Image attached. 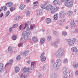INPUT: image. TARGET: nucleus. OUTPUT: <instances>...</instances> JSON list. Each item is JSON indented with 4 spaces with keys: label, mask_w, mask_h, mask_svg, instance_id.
Here are the masks:
<instances>
[{
    "label": "nucleus",
    "mask_w": 78,
    "mask_h": 78,
    "mask_svg": "<svg viewBox=\"0 0 78 78\" xmlns=\"http://www.w3.org/2000/svg\"><path fill=\"white\" fill-rule=\"evenodd\" d=\"M73 44H74V43L73 40H68V44L69 46H70V47L73 46Z\"/></svg>",
    "instance_id": "obj_10"
},
{
    "label": "nucleus",
    "mask_w": 78,
    "mask_h": 78,
    "mask_svg": "<svg viewBox=\"0 0 78 78\" xmlns=\"http://www.w3.org/2000/svg\"><path fill=\"white\" fill-rule=\"evenodd\" d=\"M59 66H58V65L56 64V62H55L53 65V67L56 70H58L59 69Z\"/></svg>",
    "instance_id": "obj_14"
},
{
    "label": "nucleus",
    "mask_w": 78,
    "mask_h": 78,
    "mask_svg": "<svg viewBox=\"0 0 78 78\" xmlns=\"http://www.w3.org/2000/svg\"><path fill=\"white\" fill-rule=\"evenodd\" d=\"M26 6V5H24L23 4H21L20 5V8L21 9H23L24 8H25V7Z\"/></svg>",
    "instance_id": "obj_32"
},
{
    "label": "nucleus",
    "mask_w": 78,
    "mask_h": 78,
    "mask_svg": "<svg viewBox=\"0 0 78 78\" xmlns=\"http://www.w3.org/2000/svg\"><path fill=\"white\" fill-rule=\"evenodd\" d=\"M27 63H28V64H30V63H31V61L30 60L27 61Z\"/></svg>",
    "instance_id": "obj_64"
},
{
    "label": "nucleus",
    "mask_w": 78,
    "mask_h": 78,
    "mask_svg": "<svg viewBox=\"0 0 78 78\" xmlns=\"http://www.w3.org/2000/svg\"><path fill=\"white\" fill-rule=\"evenodd\" d=\"M44 42H45V39L44 38H42L40 40V44H44Z\"/></svg>",
    "instance_id": "obj_27"
},
{
    "label": "nucleus",
    "mask_w": 78,
    "mask_h": 78,
    "mask_svg": "<svg viewBox=\"0 0 78 78\" xmlns=\"http://www.w3.org/2000/svg\"><path fill=\"white\" fill-rule=\"evenodd\" d=\"M51 22V19L50 18H47L46 20V23L47 24L50 23Z\"/></svg>",
    "instance_id": "obj_29"
},
{
    "label": "nucleus",
    "mask_w": 78,
    "mask_h": 78,
    "mask_svg": "<svg viewBox=\"0 0 78 78\" xmlns=\"http://www.w3.org/2000/svg\"><path fill=\"white\" fill-rule=\"evenodd\" d=\"M75 32L78 33V28H76L75 29Z\"/></svg>",
    "instance_id": "obj_55"
},
{
    "label": "nucleus",
    "mask_w": 78,
    "mask_h": 78,
    "mask_svg": "<svg viewBox=\"0 0 78 78\" xmlns=\"http://www.w3.org/2000/svg\"><path fill=\"white\" fill-rule=\"evenodd\" d=\"M56 63L58 66H60L61 63H62V62L60 59H58L56 60Z\"/></svg>",
    "instance_id": "obj_12"
},
{
    "label": "nucleus",
    "mask_w": 78,
    "mask_h": 78,
    "mask_svg": "<svg viewBox=\"0 0 78 78\" xmlns=\"http://www.w3.org/2000/svg\"><path fill=\"white\" fill-rule=\"evenodd\" d=\"M12 40L15 41L16 40V39H17V36L15 35H13L12 37Z\"/></svg>",
    "instance_id": "obj_35"
},
{
    "label": "nucleus",
    "mask_w": 78,
    "mask_h": 78,
    "mask_svg": "<svg viewBox=\"0 0 78 78\" xmlns=\"http://www.w3.org/2000/svg\"><path fill=\"white\" fill-rule=\"evenodd\" d=\"M53 6L52 5H48L46 7V10L47 11H50L51 9H53Z\"/></svg>",
    "instance_id": "obj_4"
},
{
    "label": "nucleus",
    "mask_w": 78,
    "mask_h": 78,
    "mask_svg": "<svg viewBox=\"0 0 78 78\" xmlns=\"http://www.w3.org/2000/svg\"><path fill=\"white\" fill-rule=\"evenodd\" d=\"M69 76L70 78H72L73 77V72L72 71H70L69 72Z\"/></svg>",
    "instance_id": "obj_24"
},
{
    "label": "nucleus",
    "mask_w": 78,
    "mask_h": 78,
    "mask_svg": "<svg viewBox=\"0 0 78 78\" xmlns=\"http://www.w3.org/2000/svg\"><path fill=\"white\" fill-rule=\"evenodd\" d=\"M37 4H38V2H34V5L33 6V8L34 9H35L37 7Z\"/></svg>",
    "instance_id": "obj_26"
},
{
    "label": "nucleus",
    "mask_w": 78,
    "mask_h": 78,
    "mask_svg": "<svg viewBox=\"0 0 78 78\" xmlns=\"http://www.w3.org/2000/svg\"><path fill=\"white\" fill-rule=\"evenodd\" d=\"M58 76V74L57 73H53L51 75V78H57V76Z\"/></svg>",
    "instance_id": "obj_17"
},
{
    "label": "nucleus",
    "mask_w": 78,
    "mask_h": 78,
    "mask_svg": "<svg viewBox=\"0 0 78 78\" xmlns=\"http://www.w3.org/2000/svg\"><path fill=\"white\" fill-rule=\"evenodd\" d=\"M30 23H29V22H27L25 24V26L23 28V30H25V28H26V27H29L28 25H29Z\"/></svg>",
    "instance_id": "obj_38"
},
{
    "label": "nucleus",
    "mask_w": 78,
    "mask_h": 78,
    "mask_svg": "<svg viewBox=\"0 0 78 78\" xmlns=\"http://www.w3.org/2000/svg\"><path fill=\"white\" fill-rule=\"evenodd\" d=\"M27 53H28V52L27 51H24L23 52V55H24L25 56H26V55H27Z\"/></svg>",
    "instance_id": "obj_51"
},
{
    "label": "nucleus",
    "mask_w": 78,
    "mask_h": 78,
    "mask_svg": "<svg viewBox=\"0 0 78 78\" xmlns=\"http://www.w3.org/2000/svg\"><path fill=\"white\" fill-rule=\"evenodd\" d=\"M63 63L64 64H66L68 63V59L67 58H66L64 59L63 60Z\"/></svg>",
    "instance_id": "obj_30"
},
{
    "label": "nucleus",
    "mask_w": 78,
    "mask_h": 78,
    "mask_svg": "<svg viewBox=\"0 0 78 78\" xmlns=\"http://www.w3.org/2000/svg\"><path fill=\"white\" fill-rule=\"evenodd\" d=\"M13 62V60L11 59L9 60V63H7L5 65V66H11L12 62Z\"/></svg>",
    "instance_id": "obj_15"
},
{
    "label": "nucleus",
    "mask_w": 78,
    "mask_h": 78,
    "mask_svg": "<svg viewBox=\"0 0 78 78\" xmlns=\"http://www.w3.org/2000/svg\"><path fill=\"white\" fill-rule=\"evenodd\" d=\"M4 66V64L3 63H1L0 64V72H1L3 69V66Z\"/></svg>",
    "instance_id": "obj_21"
},
{
    "label": "nucleus",
    "mask_w": 78,
    "mask_h": 78,
    "mask_svg": "<svg viewBox=\"0 0 78 78\" xmlns=\"http://www.w3.org/2000/svg\"><path fill=\"white\" fill-rule=\"evenodd\" d=\"M26 30L27 31H30V29L29 26H27L25 28Z\"/></svg>",
    "instance_id": "obj_42"
},
{
    "label": "nucleus",
    "mask_w": 78,
    "mask_h": 78,
    "mask_svg": "<svg viewBox=\"0 0 78 78\" xmlns=\"http://www.w3.org/2000/svg\"><path fill=\"white\" fill-rule=\"evenodd\" d=\"M6 5L7 7L10 8V7H11L12 5H13V2H8L6 4Z\"/></svg>",
    "instance_id": "obj_13"
},
{
    "label": "nucleus",
    "mask_w": 78,
    "mask_h": 78,
    "mask_svg": "<svg viewBox=\"0 0 78 78\" xmlns=\"http://www.w3.org/2000/svg\"><path fill=\"white\" fill-rule=\"evenodd\" d=\"M20 78H22L23 77V74H20Z\"/></svg>",
    "instance_id": "obj_60"
},
{
    "label": "nucleus",
    "mask_w": 78,
    "mask_h": 78,
    "mask_svg": "<svg viewBox=\"0 0 78 78\" xmlns=\"http://www.w3.org/2000/svg\"><path fill=\"white\" fill-rule=\"evenodd\" d=\"M65 52V51L63 49V48H61L56 52L55 55L56 57H62L64 56Z\"/></svg>",
    "instance_id": "obj_1"
},
{
    "label": "nucleus",
    "mask_w": 78,
    "mask_h": 78,
    "mask_svg": "<svg viewBox=\"0 0 78 78\" xmlns=\"http://www.w3.org/2000/svg\"><path fill=\"white\" fill-rule=\"evenodd\" d=\"M12 28L13 27H11L9 29V31L10 32H12Z\"/></svg>",
    "instance_id": "obj_54"
},
{
    "label": "nucleus",
    "mask_w": 78,
    "mask_h": 78,
    "mask_svg": "<svg viewBox=\"0 0 78 78\" xmlns=\"http://www.w3.org/2000/svg\"><path fill=\"white\" fill-rule=\"evenodd\" d=\"M54 20H56L58 19V14H55L54 16Z\"/></svg>",
    "instance_id": "obj_31"
},
{
    "label": "nucleus",
    "mask_w": 78,
    "mask_h": 78,
    "mask_svg": "<svg viewBox=\"0 0 78 78\" xmlns=\"http://www.w3.org/2000/svg\"><path fill=\"white\" fill-rule=\"evenodd\" d=\"M42 75H41V74H40L38 76V77H39V78H42Z\"/></svg>",
    "instance_id": "obj_63"
},
{
    "label": "nucleus",
    "mask_w": 78,
    "mask_h": 78,
    "mask_svg": "<svg viewBox=\"0 0 78 78\" xmlns=\"http://www.w3.org/2000/svg\"><path fill=\"white\" fill-rule=\"evenodd\" d=\"M59 0H55L53 1V3L54 5H57L58 4Z\"/></svg>",
    "instance_id": "obj_28"
},
{
    "label": "nucleus",
    "mask_w": 78,
    "mask_h": 78,
    "mask_svg": "<svg viewBox=\"0 0 78 78\" xmlns=\"http://www.w3.org/2000/svg\"><path fill=\"white\" fill-rule=\"evenodd\" d=\"M63 78H68V76H63Z\"/></svg>",
    "instance_id": "obj_62"
},
{
    "label": "nucleus",
    "mask_w": 78,
    "mask_h": 78,
    "mask_svg": "<svg viewBox=\"0 0 78 78\" xmlns=\"http://www.w3.org/2000/svg\"><path fill=\"white\" fill-rule=\"evenodd\" d=\"M73 67L74 68H77V63H74L73 64Z\"/></svg>",
    "instance_id": "obj_48"
},
{
    "label": "nucleus",
    "mask_w": 78,
    "mask_h": 78,
    "mask_svg": "<svg viewBox=\"0 0 78 78\" xmlns=\"http://www.w3.org/2000/svg\"><path fill=\"white\" fill-rule=\"evenodd\" d=\"M60 39H58L57 41H56L54 42H51V46H53L55 48H58V44H59V41Z\"/></svg>",
    "instance_id": "obj_2"
},
{
    "label": "nucleus",
    "mask_w": 78,
    "mask_h": 78,
    "mask_svg": "<svg viewBox=\"0 0 78 78\" xmlns=\"http://www.w3.org/2000/svg\"><path fill=\"white\" fill-rule=\"evenodd\" d=\"M47 65H45L43 66V68H44V69H46V68H47Z\"/></svg>",
    "instance_id": "obj_59"
},
{
    "label": "nucleus",
    "mask_w": 78,
    "mask_h": 78,
    "mask_svg": "<svg viewBox=\"0 0 78 78\" xmlns=\"http://www.w3.org/2000/svg\"><path fill=\"white\" fill-rule=\"evenodd\" d=\"M63 73L65 75H67V68L66 67H64L62 69Z\"/></svg>",
    "instance_id": "obj_11"
},
{
    "label": "nucleus",
    "mask_w": 78,
    "mask_h": 78,
    "mask_svg": "<svg viewBox=\"0 0 78 78\" xmlns=\"http://www.w3.org/2000/svg\"><path fill=\"white\" fill-rule=\"evenodd\" d=\"M73 14V12H72V11H69V12H68L67 15L69 17H71V16Z\"/></svg>",
    "instance_id": "obj_23"
},
{
    "label": "nucleus",
    "mask_w": 78,
    "mask_h": 78,
    "mask_svg": "<svg viewBox=\"0 0 78 78\" xmlns=\"http://www.w3.org/2000/svg\"><path fill=\"white\" fill-rule=\"evenodd\" d=\"M10 14V12L8 10L7 12H6V14L5 15V17H8V16H9V15Z\"/></svg>",
    "instance_id": "obj_41"
},
{
    "label": "nucleus",
    "mask_w": 78,
    "mask_h": 78,
    "mask_svg": "<svg viewBox=\"0 0 78 78\" xmlns=\"http://www.w3.org/2000/svg\"><path fill=\"white\" fill-rule=\"evenodd\" d=\"M23 77L24 78H28V76H27V75H25L23 76Z\"/></svg>",
    "instance_id": "obj_56"
},
{
    "label": "nucleus",
    "mask_w": 78,
    "mask_h": 78,
    "mask_svg": "<svg viewBox=\"0 0 78 78\" xmlns=\"http://www.w3.org/2000/svg\"><path fill=\"white\" fill-rule=\"evenodd\" d=\"M75 75H78V70H76L75 72Z\"/></svg>",
    "instance_id": "obj_57"
},
{
    "label": "nucleus",
    "mask_w": 78,
    "mask_h": 78,
    "mask_svg": "<svg viewBox=\"0 0 78 78\" xmlns=\"http://www.w3.org/2000/svg\"><path fill=\"white\" fill-rule=\"evenodd\" d=\"M23 28V25L22 24H21L19 28V31H20Z\"/></svg>",
    "instance_id": "obj_43"
},
{
    "label": "nucleus",
    "mask_w": 78,
    "mask_h": 78,
    "mask_svg": "<svg viewBox=\"0 0 78 78\" xmlns=\"http://www.w3.org/2000/svg\"><path fill=\"white\" fill-rule=\"evenodd\" d=\"M3 16H4V15L3 14V13H1L0 14V17L1 18H2V17Z\"/></svg>",
    "instance_id": "obj_53"
},
{
    "label": "nucleus",
    "mask_w": 78,
    "mask_h": 78,
    "mask_svg": "<svg viewBox=\"0 0 78 78\" xmlns=\"http://www.w3.org/2000/svg\"><path fill=\"white\" fill-rule=\"evenodd\" d=\"M28 38L26 37L25 36H24V37H21V40L22 41H25V40H26V39H27Z\"/></svg>",
    "instance_id": "obj_40"
},
{
    "label": "nucleus",
    "mask_w": 78,
    "mask_h": 78,
    "mask_svg": "<svg viewBox=\"0 0 78 78\" xmlns=\"http://www.w3.org/2000/svg\"><path fill=\"white\" fill-rule=\"evenodd\" d=\"M40 58L43 61H45L46 60V57L44 56V53H43L41 55Z\"/></svg>",
    "instance_id": "obj_8"
},
{
    "label": "nucleus",
    "mask_w": 78,
    "mask_h": 78,
    "mask_svg": "<svg viewBox=\"0 0 78 78\" xmlns=\"http://www.w3.org/2000/svg\"><path fill=\"white\" fill-rule=\"evenodd\" d=\"M16 59L17 61H19L20 59V55H18L16 57Z\"/></svg>",
    "instance_id": "obj_44"
},
{
    "label": "nucleus",
    "mask_w": 78,
    "mask_h": 78,
    "mask_svg": "<svg viewBox=\"0 0 78 78\" xmlns=\"http://www.w3.org/2000/svg\"><path fill=\"white\" fill-rule=\"evenodd\" d=\"M62 34L63 36H66L67 34V32L64 31L62 32Z\"/></svg>",
    "instance_id": "obj_50"
},
{
    "label": "nucleus",
    "mask_w": 78,
    "mask_h": 78,
    "mask_svg": "<svg viewBox=\"0 0 78 78\" xmlns=\"http://www.w3.org/2000/svg\"><path fill=\"white\" fill-rule=\"evenodd\" d=\"M30 72V69L28 68H23V73H27Z\"/></svg>",
    "instance_id": "obj_16"
},
{
    "label": "nucleus",
    "mask_w": 78,
    "mask_h": 78,
    "mask_svg": "<svg viewBox=\"0 0 78 78\" xmlns=\"http://www.w3.org/2000/svg\"><path fill=\"white\" fill-rule=\"evenodd\" d=\"M22 45V43H20L18 44V47H20Z\"/></svg>",
    "instance_id": "obj_52"
},
{
    "label": "nucleus",
    "mask_w": 78,
    "mask_h": 78,
    "mask_svg": "<svg viewBox=\"0 0 78 78\" xmlns=\"http://www.w3.org/2000/svg\"><path fill=\"white\" fill-rule=\"evenodd\" d=\"M66 2H65L64 4L66 6L69 8H71L73 6V2L71 1L68 2L69 0H65Z\"/></svg>",
    "instance_id": "obj_3"
},
{
    "label": "nucleus",
    "mask_w": 78,
    "mask_h": 78,
    "mask_svg": "<svg viewBox=\"0 0 78 78\" xmlns=\"http://www.w3.org/2000/svg\"><path fill=\"white\" fill-rule=\"evenodd\" d=\"M53 34L54 36H57L58 35V33L56 31H54L53 33Z\"/></svg>",
    "instance_id": "obj_46"
},
{
    "label": "nucleus",
    "mask_w": 78,
    "mask_h": 78,
    "mask_svg": "<svg viewBox=\"0 0 78 78\" xmlns=\"http://www.w3.org/2000/svg\"><path fill=\"white\" fill-rule=\"evenodd\" d=\"M32 39L33 41L34 42H36L37 40V37L35 36H34L32 38Z\"/></svg>",
    "instance_id": "obj_33"
},
{
    "label": "nucleus",
    "mask_w": 78,
    "mask_h": 78,
    "mask_svg": "<svg viewBox=\"0 0 78 78\" xmlns=\"http://www.w3.org/2000/svg\"><path fill=\"white\" fill-rule=\"evenodd\" d=\"M58 24L60 25H61L62 24V20H61L58 22Z\"/></svg>",
    "instance_id": "obj_49"
},
{
    "label": "nucleus",
    "mask_w": 78,
    "mask_h": 78,
    "mask_svg": "<svg viewBox=\"0 0 78 78\" xmlns=\"http://www.w3.org/2000/svg\"><path fill=\"white\" fill-rule=\"evenodd\" d=\"M8 50L9 53H11L13 52V49L12 46H9L8 48Z\"/></svg>",
    "instance_id": "obj_20"
},
{
    "label": "nucleus",
    "mask_w": 78,
    "mask_h": 78,
    "mask_svg": "<svg viewBox=\"0 0 78 78\" xmlns=\"http://www.w3.org/2000/svg\"><path fill=\"white\" fill-rule=\"evenodd\" d=\"M18 19V17L17 16H16L14 18V20H17Z\"/></svg>",
    "instance_id": "obj_58"
},
{
    "label": "nucleus",
    "mask_w": 78,
    "mask_h": 78,
    "mask_svg": "<svg viewBox=\"0 0 78 78\" xmlns=\"http://www.w3.org/2000/svg\"><path fill=\"white\" fill-rule=\"evenodd\" d=\"M25 14H26V16H30V10H27L25 12Z\"/></svg>",
    "instance_id": "obj_34"
},
{
    "label": "nucleus",
    "mask_w": 78,
    "mask_h": 78,
    "mask_svg": "<svg viewBox=\"0 0 78 78\" xmlns=\"http://www.w3.org/2000/svg\"><path fill=\"white\" fill-rule=\"evenodd\" d=\"M35 62H32L31 63V70H33L34 69V64H35Z\"/></svg>",
    "instance_id": "obj_22"
},
{
    "label": "nucleus",
    "mask_w": 78,
    "mask_h": 78,
    "mask_svg": "<svg viewBox=\"0 0 78 78\" xmlns=\"http://www.w3.org/2000/svg\"><path fill=\"white\" fill-rule=\"evenodd\" d=\"M70 24L71 25V27H73L74 26V25H75V21L74 20H71Z\"/></svg>",
    "instance_id": "obj_25"
},
{
    "label": "nucleus",
    "mask_w": 78,
    "mask_h": 78,
    "mask_svg": "<svg viewBox=\"0 0 78 78\" xmlns=\"http://www.w3.org/2000/svg\"><path fill=\"white\" fill-rule=\"evenodd\" d=\"M37 15L38 17H40L42 15V12L41 10H38L37 12Z\"/></svg>",
    "instance_id": "obj_19"
},
{
    "label": "nucleus",
    "mask_w": 78,
    "mask_h": 78,
    "mask_svg": "<svg viewBox=\"0 0 78 78\" xmlns=\"http://www.w3.org/2000/svg\"><path fill=\"white\" fill-rule=\"evenodd\" d=\"M47 39L48 41H50V39H51V36L50 35L48 36L47 37Z\"/></svg>",
    "instance_id": "obj_47"
},
{
    "label": "nucleus",
    "mask_w": 78,
    "mask_h": 78,
    "mask_svg": "<svg viewBox=\"0 0 78 78\" xmlns=\"http://www.w3.org/2000/svg\"><path fill=\"white\" fill-rule=\"evenodd\" d=\"M51 62L52 63H53L54 62V60L53 59H51Z\"/></svg>",
    "instance_id": "obj_61"
},
{
    "label": "nucleus",
    "mask_w": 78,
    "mask_h": 78,
    "mask_svg": "<svg viewBox=\"0 0 78 78\" xmlns=\"http://www.w3.org/2000/svg\"><path fill=\"white\" fill-rule=\"evenodd\" d=\"M20 70V69L19 67H16L15 69V72L16 73L17 72H19V70Z\"/></svg>",
    "instance_id": "obj_36"
},
{
    "label": "nucleus",
    "mask_w": 78,
    "mask_h": 78,
    "mask_svg": "<svg viewBox=\"0 0 78 78\" xmlns=\"http://www.w3.org/2000/svg\"><path fill=\"white\" fill-rule=\"evenodd\" d=\"M46 4L42 5L41 6V8L42 9H44L45 8Z\"/></svg>",
    "instance_id": "obj_39"
},
{
    "label": "nucleus",
    "mask_w": 78,
    "mask_h": 78,
    "mask_svg": "<svg viewBox=\"0 0 78 78\" xmlns=\"http://www.w3.org/2000/svg\"><path fill=\"white\" fill-rule=\"evenodd\" d=\"M60 16L61 17H64L65 16V14L64 11H61L59 13Z\"/></svg>",
    "instance_id": "obj_18"
},
{
    "label": "nucleus",
    "mask_w": 78,
    "mask_h": 78,
    "mask_svg": "<svg viewBox=\"0 0 78 78\" xmlns=\"http://www.w3.org/2000/svg\"><path fill=\"white\" fill-rule=\"evenodd\" d=\"M59 9V7H57L56 8H53L50 11H51V13H55V12H56L58 11V9Z\"/></svg>",
    "instance_id": "obj_6"
},
{
    "label": "nucleus",
    "mask_w": 78,
    "mask_h": 78,
    "mask_svg": "<svg viewBox=\"0 0 78 78\" xmlns=\"http://www.w3.org/2000/svg\"><path fill=\"white\" fill-rule=\"evenodd\" d=\"M22 34L23 36H25V37H27L28 39L29 36L30 35V33L28 32L24 31L23 32Z\"/></svg>",
    "instance_id": "obj_5"
},
{
    "label": "nucleus",
    "mask_w": 78,
    "mask_h": 78,
    "mask_svg": "<svg viewBox=\"0 0 78 78\" xmlns=\"http://www.w3.org/2000/svg\"><path fill=\"white\" fill-rule=\"evenodd\" d=\"M15 9V8H14L13 7H11L10 8V11L11 12H12Z\"/></svg>",
    "instance_id": "obj_45"
},
{
    "label": "nucleus",
    "mask_w": 78,
    "mask_h": 78,
    "mask_svg": "<svg viewBox=\"0 0 78 78\" xmlns=\"http://www.w3.org/2000/svg\"><path fill=\"white\" fill-rule=\"evenodd\" d=\"M7 9L8 8L7 7L5 6H4L0 8V12H2V11H7Z\"/></svg>",
    "instance_id": "obj_7"
},
{
    "label": "nucleus",
    "mask_w": 78,
    "mask_h": 78,
    "mask_svg": "<svg viewBox=\"0 0 78 78\" xmlns=\"http://www.w3.org/2000/svg\"><path fill=\"white\" fill-rule=\"evenodd\" d=\"M71 51L73 52H74L75 53H77L78 52V49L77 48L74 47L71 48Z\"/></svg>",
    "instance_id": "obj_9"
},
{
    "label": "nucleus",
    "mask_w": 78,
    "mask_h": 78,
    "mask_svg": "<svg viewBox=\"0 0 78 78\" xmlns=\"http://www.w3.org/2000/svg\"><path fill=\"white\" fill-rule=\"evenodd\" d=\"M35 27V26L34 25H31L30 26V30L32 31V30H33V29Z\"/></svg>",
    "instance_id": "obj_37"
}]
</instances>
